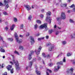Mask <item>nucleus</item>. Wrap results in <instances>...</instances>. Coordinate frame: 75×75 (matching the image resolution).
Returning <instances> with one entry per match:
<instances>
[{"instance_id": "obj_1", "label": "nucleus", "mask_w": 75, "mask_h": 75, "mask_svg": "<svg viewBox=\"0 0 75 75\" xmlns=\"http://www.w3.org/2000/svg\"><path fill=\"white\" fill-rule=\"evenodd\" d=\"M13 62L15 64V68L16 69L17 71H18L20 69L19 67V64L18 63L17 61H16L14 59H13Z\"/></svg>"}, {"instance_id": "obj_2", "label": "nucleus", "mask_w": 75, "mask_h": 75, "mask_svg": "<svg viewBox=\"0 0 75 75\" xmlns=\"http://www.w3.org/2000/svg\"><path fill=\"white\" fill-rule=\"evenodd\" d=\"M66 18V16H65V13L64 12H62L61 13V18H57V21H61V19L63 20H64Z\"/></svg>"}, {"instance_id": "obj_3", "label": "nucleus", "mask_w": 75, "mask_h": 75, "mask_svg": "<svg viewBox=\"0 0 75 75\" xmlns=\"http://www.w3.org/2000/svg\"><path fill=\"white\" fill-rule=\"evenodd\" d=\"M40 28L42 29V28H45V31H47V30H48V28L47 27V23H45L44 24L41 25L40 26Z\"/></svg>"}, {"instance_id": "obj_4", "label": "nucleus", "mask_w": 75, "mask_h": 75, "mask_svg": "<svg viewBox=\"0 0 75 75\" xmlns=\"http://www.w3.org/2000/svg\"><path fill=\"white\" fill-rule=\"evenodd\" d=\"M15 37L16 38V40L17 42L18 43H21V42H22V39H20L19 40L18 39V35H17V34L16 33H15Z\"/></svg>"}, {"instance_id": "obj_5", "label": "nucleus", "mask_w": 75, "mask_h": 75, "mask_svg": "<svg viewBox=\"0 0 75 75\" xmlns=\"http://www.w3.org/2000/svg\"><path fill=\"white\" fill-rule=\"evenodd\" d=\"M42 48V47L40 46L39 47L38 49L37 50H35V52H36L37 55H38L39 54H40V51H41V50Z\"/></svg>"}, {"instance_id": "obj_6", "label": "nucleus", "mask_w": 75, "mask_h": 75, "mask_svg": "<svg viewBox=\"0 0 75 75\" xmlns=\"http://www.w3.org/2000/svg\"><path fill=\"white\" fill-rule=\"evenodd\" d=\"M30 42L31 45H33L35 42L34 39V38L32 36H30Z\"/></svg>"}, {"instance_id": "obj_7", "label": "nucleus", "mask_w": 75, "mask_h": 75, "mask_svg": "<svg viewBox=\"0 0 75 75\" xmlns=\"http://www.w3.org/2000/svg\"><path fill=\"white\" fill-rule=\"evenodd\" d=\"M47 22H49V23L51 24V18L50 17L47 16L46 17V20Z\"/></svg>"}, {"instance_id": "obj_8", "label": "nucleus", "mask_w": 75, "mask_h": 75, "mask_svg": "<svg viewBox=\"0 0 75 75\" xmlns=\"http://www.w3.org/2000/svg\"><path fill=\"white\" fill-rule=\"evenodd\" d=\"M35 61H36V59L34 58L33 59V61L30 62L29 66L30 68H31L33 62H35Z\"/></svg>"}, {"instance_id": "obj_9", "label": "nucleus", "mask_w": 75, "mask_h": 75, "mask_svg": "<svg viewBox=\"0 0 75 75\" xmlns=\"http://www.w3.org/2000/svg\"><path fill=\"white\" fill-rule=\"evenodd\" d=\"M33 54H34V51H31L29 55L28 59L29 60H30V59L32 58L31 57V55H33Z\"/></svg>"}, {"instance_id": "obj_10", "label": "nucleus", "mask_w": 75, "mask_h": 75, "mask_svg": "<svg viewBox=\"0 0 75 75\" xmlns=\"http://www.w3.org/2000/svg\"><path fill=\"white\" fill-rule=\"evenodd\" d=\"M74 71V69L73 68H71L69 70V69H68L67 72V73H70L72 74L73 71Z\"/></svg>"}, {"instance_id": "obj_11", "label": "nucleus", "mask_w": 75, "mask_h": 75, "mask_svg": "<svg viewBox=\"0 0 75 75\" xmlns=\"http://www.w3.org/2000/svg\"><path fill=\"white\" fill-rule=\"evenodd\" d=\"M25 8L28 10H31V7H30V6L28 5H27L25 6Z\"/></svg>"}, {"instance_id": "obj_12", "label": "nucleus", "mask_w": 75, "mask_h": 75, "mask_svg": "<svg viewBox=\"0 0 75 75\" xmlns=\"http://www.w3.org/2000/svg\"><path fill=\"white\" fill-rule=\"evenodd\" d=\"M42 55L43 56V57H44V58H45L46 57H47L48 58H50V55L49 54H48L47 56L45 55L44 53H42Z\"/></svg>"}, {"instance_id": "obj_13", "label": "nucleus", "mask_w": 75, "mask_h": 75, "mask_svg": "<svg viewBox=\"0 0 75 75\" xmlns=\"http://www.w3.org/2000/svg\"><path fill=\"white\" fill-rule=\"evenodd\" d=\"M11 68H12V66L10 65H8L7 67V68L8 70V71H10L11 69Z\"/></svg>"}, {"instance_id": "obj_14", "label": "nucleus", "mask_w": 75, "mask_h": 75, "mask_svg": "<svg viewBox=\"0 0 75 75\" xmlns=\"http://www.w3.org/2000/svg\"><path fill=\"white\" fill-rule=\"evenodd\" d=\"M36 72L38 75H41V72L40 71H38V70L36 71Z\"/></svg>"}, {"instance_id": "obj_15", "label": "nucleus", "mask_w": 75, "mask_h": 75, "mask_svg": "<svg viewBox=\"0 0 75 75\" xmlns=\"http://www.w3.org/2000/svg\"><path fill=\"white\" fill-rule=\"evenodd\" d=\"M15 26V25H13L11 27L10 29L11 31L13 30H14V27Z\"/></svg>"}, {"instance_id": "obj_16", "label": "nucleus", "mask_w": 75, "mask_h": 75, "mask_svg": "<svg viewBox=\"0 0 75 75\" xmlns=\"http://www.w3.org/2000/svg\"><path fill=\"white\" fill-rule=\"evenodd\" d=\"M44 37H42V38H38V41H41V40H44Z\"/></svg>"}, {"instance_id": "obj_17", "label": "nucleus", "mask_w": 75, "mask_h": 75, "mask_svg": "<svg viewBox=\"0 0 75 75\" xmlns=\"http://www.w3.org/2000/svg\"><path fill=\"white\" fill-rule=\"evenodd\" d=\"M51 12H50V11H49L46 14L47 16H50L51 15Z\"/></svg>"}, {"instance_id": "obj_18", "label": "nucleus", "mask_w": 75, "mask_h": 75, "mask_svg": "<svg viewBox=\"0 0 75 75\" xmlns=\"http://www.w3.org/2000/svg\"><path fill=\"white\" fill-rule=\"evenodd\" d=\"M8 41H13V39L12 38H7Z\"/></svg>"}, {"instance_id": "obj_19", "label": "nucleus", "mask_w": 75, "mask_h": 75, "mask_svg": "<svg viewBox=\"0 0 75 75\" xmlns=\"http://www.w3.org/2000/svg\"><path fill=\"white\" fill-rule=\"evenodd\" d=\"M53 49H54V47L53 46H52L51 48L49 49V50L50 51H52Z\"/></svg>"}, {"instance_id": "obj_20", "label": "nucleus", "mask_w": 75, "mask_h": 75, "mask_svg": "<svg viewBox=\"0 0 75 75\" xmlns=\"http://www.w3.org/2000/svg\"><path fill=\"white\" fill-rule=\"evenodd\" d=\"M61 7H66L67 6V4H61Z\"/></svg>"}, {"instance_id": "obj_21", "label": "nucleus", "mask_w": 75, "mask_h": 75, "mask_svg": "<svg viewBox=\"0 0 75 75\" xmlns=\"http://www.w3.org/2000/svg\"><path fill=\"white\" fill-rule=\"evenodd\" d=\"M36 22L37 23H38L39 24H41V21L39 20H37L36 21Z\"/></svg>"}, {"instance_id": "obj_22", "label": "nucleus", "mask_w": 75, "mask_h": 75, "mask_svg": "<svg viewBox=\"0 0 75 75\" xmlns=\"http://www.w3.org/2000/svg\"><path fill=\"white\" fill-rule=\"evenodd\" d=\"M19 49H20L21 50H23V47L21 46H20L19 47Z\"/></svg>"}, {"instance_id": "obj_23", "label": "nucleus", "mask_w": 75, "mask_h": 75, "mask_svg": "<svg viewBox=\"0 0 75 75\" xmlns=\"http://www.w3.org/2000/svg\"><path fill=\"white\" fill-rule=\"evenodd\" d=\"M10 70L11 71V74H13V73L14 72V69H11Z\"/></svg>"}, {"instance_id": "obj_24", "label": "nucleus", "mask_w": 75, "mask_h": 75, "mask_svg": "<svg viewBox=\"0 0 75 75\" xmlns=\"http://www.w3.org/2000/svg\"><path fill=\"white\" fill-rule=\"evenodd\" d=\"M52 32H53V30H52V29H51V30H49V34H51V33H52Z\"/></svg>"}, {"instance_id": "obj_25", "label": "nucleus", "mask_w": 75, "mask_h": 75, "mask_svg": "<svg viewBox=\"0 0 75 75\" xmlns=\"http://www.w3.org/2000/svg\"><path fill=\"white\" fill-rule=\"evenodd\" d=\"M37 27H38V26L37 25V24H36L35 25L34 29L36 30L37 28Z\"/></svg>"}, {"instance_id": "obj_26", "label": "nucleus", "mask_w": 75, "mask_h": 75, "mask_svg": "<svg viewBox=\"0 0 75 75\" xmlns=\"http://www.w3.org/2000/svg\"><path fill=\"white\" fill-rule=\"evenodd\" d=\"M57 64H60V65H62V62H58L57 63Z\"/></svg>"}, {"instance_id": "obj_27", "label": "nucleus", "mask_w": 75, "mask_h": 75, "mask_svg": "<svg viewBox=\"0 0 75 75\" xmlns=\"http://www.w3.org/2000/svg\"><path fill=\"white\" fill-rule=\"evenodd\" d=\"M14 53L15 54H16L17 55H20V54H19V53H18V52H17V51H15Z\"/></svg>"}, {"instance_id": "obj_28", "label": "nucleus", "mask_w": 75, "mask_h": 75, "mask_svg": "<svg viewBox=\"0 0 75 75\" xmlns=\"http://www.w3.org/2000/svg\"><path fill=\"white\" fill-rule=\"evenodd\" d=\"M72 55V54L70 53H68L67 54V57H69V56H71Z\"/></svg>"}, {"instance_id": "obj_29", "label": "nucleus", "mask_w": 75, "mask_h": 75, "mask_svg": "<svg viewBox=\"0 0 75 75\" xmlns=\"http://www.w3.org/2000/svg\"><path fill=\"white\" fill-rule=\"evenodd\" d=\"M3 14L5 15H8V14L7 13V12H6L5 11L3 12Z\"/></svg>"}, {"instance_id": "obj_30", "label": "nucleus", "mask_w": 75, "mask_h": 75, "mask_svg": "<svg viewBox=\"0 0 75 75\" xmlns=\"http://www.w3.org/2000/svg\"><path fill=\"white\" fill-rule=\"evenodd\" d=\"M52 65H53V63H50L49 64V67H52Z\"/></svg>"}, {"instance_id": "obj_31", "label": "nucleus", "mask_w": 75, "mask_h": 75, "mask_svg": "<svg viewBox=\"0 0 75 75\" xmlns=\"http://www.w3.org/2000/svg\"><path fill=\"white\" fill-rule=\"evenodd\" d=\"M23 24H21L20 27V28L21 29H23Z\"/></svg>"}, {"instance_id": "obj_32", "label": "nucleus", "mask_w": 75, "mask_h": 75, "mask_svg": "<svg viewBox=\"0 0 75 75\" xmlns=\"http://www.w3.org/2000/svg\"><path fill=\"white\" fill-rule=\"evenodd\" d=\"M4 3L5 4H8V1H7L6 0H4Z\"/></svg>"}, {"instance_id": "obj_33", "label": "nucleus", "mask_w": 75, "mask_h": 75, "mask_svg": "<svg viewBox=\"0 0 75 75\" xmlns=\"http://www.w3.org/2000/svg\"><path fill=\"white\" fill-rule=\"evenodd\" d=\"M1 52H5V50H4V49H3V48L1 50Z\"/></svg>"}, {"instance_id": "obj_34", "label": "nucleus", "mask_w": 75, "mask_h": 75, "mask_svg": "<svg viewBox=\"0 0 75 75\" xmlns=\"http://www.w3.org/2000/svg\"><path fill=\"white\" fill-rule=\"evenodd\" d=\"M31 15H30V16H29V17L28 18V20H31Z\"/></svg>"}, {"instance_id": "obj_35", "label": "nucleus", "mask_w": 75, "mask_h": 75, "mask_svg": "<svg viewBox=\"0 0 75 75\" xmlns=\"http://www.w3.org/2000/svg\"><path fill=\"white\" fill-rule=\"evenodd\" d=\"M62 43L63 45H65V44H67V42H66L65 41L62 42Z\"/></svg>"}, {"instance_id": "obj_36", "label": "nucleus", "mask_w": 75, "mask_h": 75, "mask_svg": "<svg viewBox=\"0 0 75 75\" xmlns=\"http://www.w3.org/2000/svg\"><path fill=\"white\" fill-rule=\"evenodd\" d=\"M9 7V6H8V4L6 5L5 7L6 9H7V8H8Z\"/></svg>"}, {"instance_id": "obj_37", "label": "nucleus", "mask_w": 75, "mask_h": 75, "mask_svg": "<svg viewBox=\"0 0 75 75\" xmlns=\"http://www.w3.org/2000/svg\"><path fill=\"white\" fill-rule=\"evenodd\" d=\"M69 21L70 23H74V22L73 21V20L72 19H70Z\"/></svg>"}, {"instance_id": "obj_38", "label": "nucleus", "mask_w": 75, "mask_h": 75, "mask_svg": "<svg viewBox=\"0 0 75 75\" xmlns=\"http://www.w3.org/2000/svg\"><path fill=\"white\" fill-rule=\"evenodd\" d=\"M0 39L2 41H3L4 42V41H3V38L1 37V36H0Z\"/></svg>"}, {"instance_id": "obj_39", "label": "nucleus", "mask_w": 75, "mask_h": 75, "mask_svg": "<svg viewBox=\"0 0 75 75\" xmlns=\"http://www.w3.org/2000/svg\"><path fill=\"white\" fill-rule=\"evenodd\" d=\"M59 34V31H57L55 33V34L56 35H58Z\"/></svg>"}, {"instance_id": "obj_40", "label": "nucleus", "mask_w": 75, "mask_h": 75, "mask_svg": "<svg viewBox=\"0 0 75 75\" xmlns=\"http://www.w3.org/2000/svg\"><path fill=\"white\" fill-rule=\"evenodd\" d=\"M47 71H49L50 73H51V72H52V71H51V70L48 69H47Z\"/></svg>"}, {"instance_id": "obj_41", "label": "nucleus", "mask_w": 75, "mask_h": 75, "mask_svg": "<svg viewBox=\"0 0 75 75\" xmlns=\"http://www.w3.org/2000/svg\"><path fill=\"white\" fill-rule=\"evenodd\" d=\"M66 60H65V57H64L63 59V62H65Z\"/></svg>"}, {"instance_id": "obj_42", "label": "nucleus", "mask_w": 75, "mask_h": 75, "mask_svg": "<svg viewBox=\"0 0 75 75\" xmlns=\"http://www.w3.org/2000/svg\"><path fill=\"white\" fill-rule=\"evenodd\" d=\"M14 21H15V22H17V18H14Z\"/></svg>"}, {"instance_id": "obj_43", "label": "nucleus", "mask_w": 75, "mask_h": 75, "mask_svg": "<svg viewBox=\"0 0 75 75\" xmlns=\"http://www.w3.org/2000/svg\"><path fill=\"white\" fill-rule=\"evenodd\" d=\"M40 17L42 18H43V17H44V15H43L41 14L40 15Z\"/></svg>"}, {"instance_id": "obj_44", "label": "nucleus", "mask_w": 75, "mask_h": 75, "mask_svg": "<svg viewBox=\"0 0 75 75\" xmlns=\"http://www.w3.org/2000/svg\"><path fill=\"white\" fill-rule=\"evenodd\" d=\"M26 37H28L30 35V33H27L26 34Z\"/></svg>"}, {"instance_id": "obj_45", "label": "nucleus", "mask_w": 75, "mask_h": 75, "mask_svg": "<svg viewBox=\"0 0 75 75\" xmlns=\"http://www.w3.org/2000/svg\"><path fill=\"white\" fill-rule=\"evenodd\" d=\"M2 75H7V72H5Z\"/></svg>"}, {"instance_id": "obj_46", "label": "nucleus", "mask_w": 75, "mask_h": 75, "mask_svg": "<svg viewBox=\"0 0 75 75\" xmlns=\"http://www.w3.org/2000/svg\"><path fill=\"white\" fill-rule=\"evenodd\" d=\"M38 60H39V61H40V60H41V58H40V57H38Z\"/></svg>"}, {"instance_id": "obj_47", "label": "nucleus", "mask_w": 75, "mask_h": 75, "mask_svg": "<svg viewBox=\"0 0 75 75\" xmlns=\"http://www.w3.org/2000/svg\"><path fill=\"white\" fill-rule=\"evenodd\" d=\"M54 71L55 72H57L58 71V70L57 69H54Z\"/></svg>"}, {"instance_id": "obj_48", "label": "nucleus", "mask_w": 75, "mask_h": 75, "mask_svg": "<svg viewBox=\"0 0 75 75\" xmlns=\"http://www.w3.org/2000/svg\"><path fill=\"white\" fill-rule=\"evenodd\" d=\"M51 44L50 43H48L47 44V46H49V45H51Z\"/></svg>"}, {"instance_id": "obj_49", "label": "nucleus", "mask_w": 75, "mask_h": 75, "mask_svg": "<svg viewBox=\"0 0 75 75\" xmlns=\"http://www.w3.org/2000/svg\"><path fill=\"white\" fill-rule=\"evenodd\" d=\"M8 29V27H6L5 28V30H7Z\"/></svg>"}, {"instance_id": "obj_50", "label": "nucleus", "mask_w": 75, "mask_h": 75, "mask_svg": "<svg viewBox=\"0 0 75 75\" xmlns=\"http://www.w3.org/2000/svg\"><path fill=\"white\" fill-rule=\"evenodd\" d=\"M1 16V14H0V17ZM1 22H2V19H1V18H0V23H1Z\"/></svg>"}, {"instance_id": "obj_51", "label": "nucleus", "mask_w": 75, "mask_h": 75, "mask_svg": "<svg viewBox=\"0 0 75 75\" xmlns=\"http://www.w3.org/2000/svg\"><path fill=\"white\" fill-rule=\"evenodd\" d=\"M3 48V47H0V51L1 50H2Z\"/></svg>"}, {"instance_id": "obj_52", "label": "nucleus", "mask_w": 75, "mask_h": 75, "mask_svg": "<svg viewBox=\"0 0 75 75\" xmlns=\"http://www.w3.org/2000/svg\"><path fill=\"white\" fill-rule=\"evenodd\" d=\"M74 6V4H73L70 7H71V8L73 7Z\"/></svg>"}, {"instance_id": "obj_53", "label": "nucleus", "mask_w": 75, "mask_h": 75, "mask_svg": "<svg viewBox=\"0 0 75 75\" xmlns=\"http://www.w3.org/2000/svg\"><path fill=\"white\" fill-rule=\"evenodd\" d=\"M35 6V5H34L33 6H32V8H34Z\"/></svg>"}, {"instance_id": "obj_54", "label": "nucleus", "mask_w": 75, "mask_h": 75, "mask_svg": "<svg viewBox=\"0 0 75 75\" xmlns=\"http://www.w3.org/2000/svg\"><path fill=\"white\" fill-rule=\"evenodd\" d=\"M41 11H42V12L43 13V12H44V9H42Z\"/></svg>"}, {"instance_id": "obj_55", "label": "nucleus", "mask_w": 75, "mask_h": 75, "mask_svg": "<svg viewBox=\"0 0 75 75\" xmlns=\"http://www.w3.org/2000/svg\"><path fill=\"white\" fill-rule=\"evenodd\" d=\"M48 38H49V36L48 35H47L46 36V38L47 39H48Z\"/></svg>"}, {"instance_id": "obj_56", "label": "nucleus", "mask_w": 75, "mask_h": 75, "mask_svg": "<svg viewBox=\"0 0 75 75\" xmlns=\"http://www.w3.org/2000/svg\"><path fill=\"white\" fill-rule=\"evenodd\" d=\"M20 37H21V38H23V35H20Z\"/></svg>"}, {"instance_id": "obj_57", "label": "nucleus", "mask_w": 75, "mask_h": 75, "mask_svg": "<svg viewBox=\"0 0 75 75\" xmlns=\"http://www.w3.org/2000/svg\"><path fill=\"white\" fill-rule=\"evenodd\" d=\"M2 5H3V4H2V3H1L0 2V6H2Z\"/></svg>"}, {"instance_id": "obj_58", "label": "nucleus", "mask_w": 75, "mask_h": 75, "mask_svg": "<svg viewBox=\"0 0 75 75\" xmlns=\"http://www.w3.org/2000/svg\"><path fill=\"white\" fill-rule=\"evenodd\" d=\"M57 69L58 70V69H59V68H60V67H59V66H57Z\"/></svg>"}, {"instance_id": "obj_59", "label": "nucleus", "mask_w": 75, "mask_h": 75, "mask_svg": "<svg viewBox=\"0 0 75 75\" xmlns=\"http://www.w3.org/2000/svg\"><path fill=\"white\" fill-rule=\"evenodd\" d=\"M36 36H39V35H40L39 34H37L36 35Z\"/></svg>"}, {"instance_id": "obj_60", "label": "nucleus", "mask_w": 75, "mask_h": 75, "mask_svg": "<svg viewBox=\"0 0 75 75\" xmlns=\"http://www.w3.org/2000/svg\"><path fill=\"white\" fill-rule=\"evenodd\" d=\"M10 63L12 65H13V62H10Z\"/></svg>"}, {"instance_id": "obj_61", "label": "nucleus", "mask_w": 75, "mask_h": 75, "mask_svg": "<svg viewBox=\"0 0 75 75\" xmlns=\"http://www.w3.org/2000/svg\"><path fill=\"white\" fill-rule=\"evenodd\" d=\"M35 68L36 69H37V66H35Z\"/></svg>"}, {"instance_id": "obj_62", "label": "nucleus", "mask_w": 75, "mask_h": 75, "mask_svg": "<svg viewBox=\"0 0 75 75\" xmlns=\"http://www.w3.org/2000/svg\"><path fill=\"white\" fill-rule=\"evenodd\" d=\"M71 11H67V13H70V12Z\"/></svg>"}, {"instance_id": "obj_63", "label": "nucleus", "mask_w": 75, "mask_h": 75, "mask_svg": "<svg viewBox=\"0 0 75 75\" xmlns=\"http://www.w3.org/2000/svg\"><path fill=\"white\" fill-rule=\"evenodd\" d=\"M56 27H57V25H54V28H56Z\"/></svg>"}, {"instance_id": "obj_64", "label": "nucleus", "mask_w": 75, "mask_h": 75, "mask_svg": "<svg viewBox=\"0 0 75 75\" xmlns=\"http://www.w3.org/2000/svg\"><path fill=\"white\" fill-rule=\"evenodd\" d=\"M57 28H58L59 29H61V28H59V27H57Z\"/></svg>"}]
</instances>
